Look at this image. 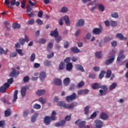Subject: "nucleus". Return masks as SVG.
Here are the masks:
<instances>
[{
    "label": "nucleus",
    "instance_id": "2",
    "mask_svg": "<svg viewBox=\"0 0 128 128\" xmlns=\"http://www.w3.org/2000/svg\"><path fill=\"white\" fill-rule=\"evenodd\" d=\"M72 118V115L70 114L69 116H67L65 117V120H62L60 122H58L55 124V126L56 128L64 127V126H66V122L70 120Z\"/></svg>",
    "mask_w": 128,
    "mask_h": 128
},
{
    "label": "nucleus",
    "instance_id": "37",
    "mask_svg": "<svg viewBox=\"0 0 128 128\" xmlns=\"http://www.w3.org/2000/svg\"><path fill=\"white\" fill-rule=\"evenodd\" d=\"M13 28H20V24L18 23H14L12 24Z\"/></svg>",
    "mask_w": 128,
    "mask_h": 128
},
{
    "label": "nucleus",
    "instance_id": "17",
    "mask_svg": "<svg viewBox=\"0 0 128 128\" xmlns=\"http://www.w3.org/2000/svg\"><path fill=\"white\" fill-rule=\"evenodd\" d=\"M72 62H68L66 65V70L68 72H70L72 70Z\"/></svg>",
    "mask_w": 128,
    "mask_h": 128
},
{
    "label": "nucleus",
    "instance_id": "45",
    "mask_svg": "<svg viewBox=\"0 0 128 128\" xmlns=\"http://www.w3.org/2000/svg\"><path fill=\"white\" fill-rule=\"evenodd\" d=\"M34 60H36V54L33 53L30 56V60L31 62H34Z\"/></svg>",
    "mask_w": 128,
    "mask_h": 128
},
{
    "label": "nucleus",
    "instance_id": "51",
    "mask_svg": "<svg viewBox=\"0 0 128 128\" xmlns=\"http://www.w3.org/2000/svg\"><path fill=\"white\" fill-rule=\"evenodd\" d=\"M19 42L20 44H22V46H24V44L26 42V40H24V39L22 38H20L19 39Z\"/></svg>",
    "mask_w": 128,
    "mask_h": 128
},
{
    "label": "nucleus",
    "instance_id": "36",
    "mask_svg": "<svg viewBox=\"0 0 128 128\" xmlns=\"http://www.w3.org/2000/svg\"><path fill=\"white\" fill-rule=\"evenodd\" d=\"M110 76H112V70H108L106 72V78H110Z\"/></svg>",
    "mask_w": 128,
    "mask_h": 128
},
{
    "label": "nucleus",
    "instance_id": "10",
    "mask_svg": "<svg viewBox=\"0 0 128 128\" xmlns=\"http://www.w3.org/2000/svg\"><path fill=\"white\" fill-rule=\"evenodd\" d=\"M124 51H120L119 53L118 56L117 58V61L120 62V60H122L124 58H126V56L124 55Z\"/></svg>",
    "mask_w": 128,
    "mask_h": 128
},
{
    "label": "nucleus",
    "instance_id": "46",
    "mask_svg": "<svg viewBox=\"0 0 128 128\" xmlns=\"http://www.w3.org/2000/svg\"><path fill=\"white\" fill-rule=\"evenodd\" d=\"M106 74V71H104V70L101 71V73L99 75V78L102 80V78H104V74Z\"/></svg>",
    "mask_w": 128,
    "mask_h": 128
},
{
    "label": "nucleus",
    "instance_id": "63",
    "mask_svg": "<svg viewBox=\"0 0 128 128\" xmlns=\"http://www.w3.org/2000/svg\"><path fill=\"white\" fill-rule=\"evenodd\" d=\"M96 116V112H94L90 116V118L94 119Z\"/></svg>",
    "mask_w": 128,
    "mask_h": 128
},
{
    "label": "nucleus",
    "instance_id": "18",
    "mask_svg": "<svg viewBox=\"0 0 128 128\" xmlns=\"http://www.w3.org/2000/svg\"><path fill=\"white\" fill-rule=\"evenodd\" d=\"M10 114H12V110H10V108H8L4 112V116L8 118L10 116Z\"/></svg>",
    "mask_w": 128,
    "mask_h": 128
},
{
    "label": "nucleus",
    "instance_id": "34",
    "mask_svg": "<svg viewBox=\"0 0 128 128\" xmlns=\"http://www.w3.org/2000/svg\"><path fill=\"white\" fill-rule=\"evenodd\" d=\"M16 0H12L10 1V4L8 6V8H14V6H14V4H16Z\"/></svg>",
    "mask_w": 128,
    "mask_h": 128
},
{
    "label": "nucleus",
    "instance_id": "54",
    "mask_svg": "<svg viewBox=\"0 0 128 128\" xmlns=\"http://www.w3.org/2000/svg\"><path fill=\"white\" fill-rule=\"evenodd\" d=\"M28 110H26L24 111V113H23V116L24 118H26V116H28Z\"/></svg>",
    "mask_w": 128,
    "mask_h": 128
},
{
    "label": "nucleus",
    "instance_id": "24",
    "mask_svg": "<svg viewBox=\"0 0 128 128\" xmlns=\"http://www.w3.org/2000/svg\"><path fill=\"white\" fill-rule=\"evenodd\" d=\"M100 85L98 83H94L92 85V90H98V88H100Z\"/></svg>",
    "mask_w": 128,
    "mask_h": 128
},
{
    "label": "nucleus",
    "instance_id": "20",
    "mask_svg": "<svg viewBox=\"0 0 128 128\" xmlns=\"http://www.w3.org/2000/svg\"><path fill=\"white\" fill-rule=\"evenodd\" d=\"M38 116V113H34L31 118L32 122H34L36 120V118Z\"/></svg>",
    "mask_w": 128,
    "mask_h": 128
},
{
    "label": "nucleus",
    "instance_id": "44",
    "mask_svg": "<svg viewBox=\"0 0 128 128\" xmlns=\"http://www.w3.org/2000/svg\"><path fill=\"white\" fill-rule=\"evenodd\" d=\"M36 22L38 24L39 26H42L44 24V22L42 20L38 18L36 20Z\"/></svg>",
    "mask_w": 128,
    "mask_h": 128
},
{
    "label": "nucleus",
    "instance_id": "40",
    "mask_svg": "<svg viewBox=\"0 0 128 128\" xmlns=\"http://www.w3.org/2000/svg\"><path fill=\"white\" fill-rule=\"evenodd\" d=\"M98 10L102 12L104 10V6L102 4H99Z\"/></svg>",
    "mask_w": 128,
    "mask_h": 128
},
{
    "label": "nucleus",
    "instance_id": "47",
    "mask_svg": "<svg viewBox=\"0 0 128 128\" xmlns=\"http://www.w3.org/2000/svg\"><path fill=\"white\" fill-rule=\"evenodd\" d=\"M96 56L98 58H102V52L100 51L98 52H96Z\"/></svg>",
    "mask_w": 128,
    "mask_h": 128
},
{
    "label": "nucleus",
    "instance_id": "35",
    "mask_svg": "<svg viewBox=\"0 0 128 128\" xmlns=\"http://www.w3.org/2000/svg\"><path fill=\"white\" fill-rule=\"evenodd\" d=\"M38 42L40 44H44L46 42V40L44 38H42L39 40Z\"/></svg>",
    "mask_w": 128,
    "mask_h": 128
},
{
    "label": "nucleus",
    "instance_id": "41",
    "mask_svg": "<svg viewBox=\"0 0 128 128\" xmlns=\"http://www.w3.org/2000/svg\"><path fill=\"white\" fill-rule=\"evenodd\" d=\"M54 56V52H50L48 55H47V58L48 60H50V58H52Z\"/></svg>",
    "mask_w": 128,
    "mask_h": 128
},
{
    "label": "nucleus",
    "instance_id": "8",
    "mask_svg": "<svg viewBox=\"0 0 128 128\" xmlns=\"http://www.w3.org/2000/svg\"><path fill=\"white\" fill-rule=\"evenodd\" d=\"M12 72H11L9 74L10 78H14L16 76H18L20 74V72H16V70L14 68H12Z\"/></svg>",
    "mask_w": 128,
    "mask_h": 128
},
{
    "label": "nucleus",
    "instance_id": "42",
    "mask_svg": "<svg viewBox=\"0 0 128 128\" xmlns=\"http://www.w3.org/2000/svg\"><path fill=\"white\" fill-rule=\"evenodd\" d=\"M33 108L36 110H40L42 108V106L40 104H35L33 106Z\"/></svg>",
    "mask_w": 128,
    "mask_h": 128
},
{
    "label": "nucleus",
    "instance_id": "30",
    "mask_svg": "<svg viewBox=\"0 0 128 128\" xmlns=\"http://www.w3.org/2000/svg\"><path fill=\"white\" fill-rule=\"evenodd\" d=\"M45 66H52V61L49 60H45L44 62Z\"/></svg>",
    "mask_w": 128,
    "mask_h": 128
},
{
    "label": "nucleus",
    "instance_id": "15",
    "mask_svg": "<svg viewBox=\"0 0 128 128\" xmlns=\"http://www.w3.org/2000/svg\"><path fill=\"white\" fill-rule=\"evenodd\" d=\"M108 118V116L105 112H102L100 114V118H101V120H106Z\"/></svg>",
    "mask_w": 128,
    "mask_h": 128
},
{
    "label": "nucleus",
    "instance_id": "5",
    "mask_svg": "<svg viewBox=\"0 0 128 128\" xmlns=\"http://www.w3.org/2000/svg\"><path fill=\"white\" fill-rule=\"evenodd\" d=\"M100 88H102V90H99V92L101 94V96H105V94H108V88L106 85L100 86Z\"/></svg>",
    "mask_w": 128,
    "mask_h": 128
},
{
    "label": "nucleus",
    "instance_id": "16",
    "mask_svg": "<svg viewBox=\"0 0 128 128\" xmlns=\"http://www.w3.org/2000/svg\"><path fill=\"white\" fill-rule=\"evenodd\" d=\"M18 90H15L13 95V96H14V98L12 100L13 102H16V100H18Z\"/></svg>",
    "mask_w": 128,
    "mask_h": 128
},
{
    "label": "nucleus",
    "instance_id": "53",
    "mask_svg": "<svg viewBox=\"0 0 128 128\" xmlns=\"http://www.w3.org/2000/svg\"><path fill=\"white\" fill-rule=\"evenodd\" d=\"M64 48H68L70 46V42L66 41L64 44Z\"/></svg>",
    "mask_w": 128,
    "mask_h": 128
},
{
    "label": "nucleus",
    "instance_id": "60",
    "mask_svg": "<svg viewBox=\"0 0 128 128\" xmlns=\"http://www.w3.org/2000/svg\"><path fill=\"white\" fill-rule=\"evenodd\" d=\"M42 14H44V12L42 10L38 12V18H42Z\"/></svg>",
    "mask_w": 128,
    "mask_h": 128
},
{
    "label": "nucleus",
    "instance_id": "12",
    "mask_svg": "<svg viewBox=\"0 0 128 128\" xmlns=\"http://www.w3.org/2000/svg\"><path fill=\"white\" fill-rule=\"evenodd\" d=\"M50 122H52V120H50V116H46L44 118V123L46 126H50Z\"/></svg>",
    "mask_w": 128,
    "mask_h": 128
},
{
    "label": "nucleus",
    "instance_id": "27",
    "mask_svg": "<svg viewBox=\"0 0 128 128\" xmlns=\"http://www.w3.org/2000/svg\"><path fill=\"white\" fill-rule=\"evenodd\" d=\"M46 72H42L40 75V80H44V78H46Z\"/></svg>",
    "mask_w": 128,
    "mask_h": 128
},
{
    "label": "nucleus",
    "instance_id": "48",
    "mask_svg": "<svg viewBox=\"0 0 128 128\" xmlns=\"http://www.w3.org/2000/svg\"><path fill=\"white\" fill-rule=\"evenodd\" d=\"M16 52L20 54V56H24V54H22V50L21 49H16Z\"/></svg>",
    "mask_w": 128,
    "mask_h": 128
},
{
    "label": "nucleus",
    "instance_id": "7",
    "mask_svg": "<svg viewBox=\"0 0 128 128\" xmlns=\"http://www.w3.org/2000/svg\"><path fill=\"white\" fill-rule=\"evenodd\" d=\"M116 56L114 55H112L109 56V58L106 60L105 64L106 66H108V64H112L114 61V58Z\"/></svg>",
    "mask_w": 128,
    "mask_h": 128
},
{
    "label": "nucleus",
    "instance_id": "59",
    "mask_svg": "<svg viewBox=\"0 0 128 128\" xmlns=\"http://www.w3.org/2000/svg\"><path fill=\"white\" fill-rule=\"evenodd\" d=\"M32 6H28L27 8H26V12H32Z\"/></svg>",
    "mask_w": 128,
    "mask_h": 128
},
{
    "label": "nucleus",
    "instance_id": "4",
    "mask_svg": "<svg viewBox=\"0 0 128 128\" xmlns=\"http://www.w3.org/2000/svg\"><path fill=\"white\" fill-rule=\"evenodd\" d=\"M76 94L74 92L72 93V94L70 96H68L65 97V100L68 102H72V100H76Z\"/></svg>",
    "mask_w": 128,
    "mask_h": 128
},
{
    "label": "nucleus",
    "instance_id": "61",
    "mask_svg": "<svg viewBox=\"0 0 128 128\" xmlns=\"http://www.w3.org/2000/svg\"><path fill=\"white\" fill-rule=\"evenodd\" d=\"M90 36H92V34L90 32H88L86 36V40H90Z\"/></svg>",
    "mask_w": 128,
    "mask_h": 128
},
{
    "label": "nucleus",
    "instance_id": "33",
    "mask_svg": "<svg viewBox=\"0 0 128 128\" xmlns=\"http://www.w3.org/2000/svg\"><path fill=\"white\" fill-rule=\"evenodd\" d=\"M89 92H90V90L88 89L80 90L81 94H88Z\"/></svg>",
    "mask_w": 128,
    "mask_h": 128
},
{
    "label": "nucleus",
    "instance_id": "3",
    "mask_svg": "<svg viewBox=\"0 0 128 128\" xmlns=\"http://www.w3.org/2000/svg\"><path fill=\"white\" fill-rule=\"evenodd\" d=\"M62 20H64L66 22V24L67 26H70V18L68 16H65L60 19L59 21V24L60 26H62L64 24V22H62Z\"/></svg>",
    "mask_w": 128,
    "mask_h": 128
},
{
    "label": "nucleus",
    "instance_id": "6",
    "mask_svg": "<svg viewBox=\"0 0 128 128\" xmlns=\"http://www.w3.org/2000/svg\"><path fill=\"white\" fill-rule=\"evenodd\" d=\"M10 86V85L8 84V83H5L4 86L0 87V92H2V94H4L6 91V89L8 88Z\"/></svg>",
    "mask_w": 128,
    "mask_h": 128
},
{
    "label": "nucleus",
    "instance_id": "14",
    "mask_svg": "<svg viewBox=\"0 0 128 128\" xmlns=\"http://www.w3.org/2000/svg\"><path fill=\"white\" fill-rule=\"evenodd\" d=\"M53 84L56 86H62V80L60 78H56L54 80Z\"/></svg>",
    "mask_w": 128,
    "mask_h": 128
},
{
    "label": "nucleus",
    "instance_id": "22",
    "mask_svg": "<svg viewBox=\"0 0 128 128\" xmlns=\"http://www.w3.org/2000/svg\"><path fill=\"white\" fill-rule=\"evenodd\" d=\"M44 94H46V90H38L36 92L37 96H44Z\"/></svg>",
    "mask_w": 128,
    "mask_h": 128
},
{
    "label": "nucleus",
    "instance_id": "25",
    "mask_svg": "<svg viewBox=\"0 0 128 128\" xmlns=\"http://www.w3.org/2000/svg\"><path fill=\"white\" fill-rule=\"evenodd\" d=\"M71 50L74 52V54H78V52H80V50H79L78 47L74 46L71 48Z\"/></svg>",
    "mask_w": 128,
    "mask_h": 128
},
{
    "label": "nucleus",
    "instance_id": "19",
    "mask_svg": "<svg viewBox=\"0 0 128 128\" xmlns=\"http://www.w3.org/2000/svg\"><path fill=\"white\" fill-rule=\"evenodd\" d=\"M116 36L121 40H126V38L122 34H117Z\"/></svg>",
    "mask_w": 128,
    "mask_h": 128
},
{
    "label": "nucleus",
    "instance_id": "50",
    "mask_svg": "<svg viewBox=\"0 0 128 128\" xmlns=\"http://www.w3.org/2000/svg\"><path fill=\"white\" fill-rule=\"evenodd\" d=\"M72 60V58L70 57H67L64 60V62L66 64H68V62H70V60Z\"/></svg>",
    "mask_w": 128,
    "mask_h": 128
},
{
    "label": "nucleus",
    "instance_id": "32",
    "mask_svg": "<svg viewBox=\"0 0 128 128\" xmlns=\"http://www.w3.org/2000/svg\"><path fill=\"white\" fill-rule=\"evenodd\" d=\"M56 42L57 44H58L60 42V40H62V36H60V34H58L57 36L54 37Z\"/></svg>",
    "mask_w": 128,
    "mask_h": 128
},
{
    "label": "nucleus",
    "instance_id": "57",
    "mask_svg": "<svg viewBox=\"0 0 128 128\" xmlns=\"http://www.w3.org/2000/svg\"><path fill=\"white\" fill-rule=\"evenodd\" d=\"M7 82H8L7 84H12L14 82V78L8 79L7 80Z\"/></svg>",
    "mask_w": 128,
    "mask_h": 128
},
{
    "label": "nucleus",
    "instance_id": "39",
    "mask_svg": "<svg viewBox=\"0 0 128 128\" xmlns=\"http://www.w3.org/2000/svg\"><path fill=\"white\" fill-rule=\"evenodd\" d=\"M84 112L85 114H88L90 112V106H88L84 108Z\"/></svg>",
    "mask_w": 128,
    "mask_h": 128
},
{
    "label": "nucleus",
    "instance_id": "13",
    "mask_svg": "<svg viewBox=\"0 0 128 128\" xmlns=\"http://www.w3.org/2000/svg\"><path fill=\"white\" fill-rule=\"evenodd\" d=\"M92 32L94 34H100L102 33V30L100 28H94L92 30Z\"/></svg>",
    "mask_w": 128,
    "mask_h": 128
},
{
    "label": "nucleus",
    "instance_id": "28",
    "mask_svg": "<svg viewBox=\"0 0 128 128\" xmlns=\"http://www.w3.org/2000/svg\"><path fill=\"white\" fill-rule=\"evenodd\" d=\"M65 66L66 64H64V62H62L59 65V67H58L59 70H64Z\"/></svg>",
    "mask_w": 128,
    "mask_h": 128
},
{
    "label": "nucleus",
    "instance_id": "29",
    "mask_svg": "<svg viewBox=\"0 0 128 128\" xmlns=\"http://www.w3.org/2000/svg\"><path fill=\"white\" fill-rule=\"evenodd\" d=\"M118 86V84L116 82H113L109 87L110 90H114Z\"/></svg>",
    "mask_w": 128,
    "mask_h": 128
},
{
    "label": "nucleus",
    "instance_id": "38",
    "mask_svg": "<svg viewBox=\"0 0 128 128\" xmlns=\"http://www.w3.org/2000/svg\"><path fill=\"white\" fill-rule=\"evenodd\" d=\"M110 25L112 28H116L118 26L116 21L111 20Z\"/></svg>",
    "mask_w": 128,
    "mask_h": 128
},
{
    "label": "nucleus",
    "instance_id": "56",
    "mask_svg": "<svg viewBox=\"0 0 128 128\" xmlns=\"http://www.w3.org/2000/svg\"><path fill=\"white\" fill-rule=\"evenodd\" d=\"M39 101L41 102L42 104H46V99L42 98V97L39 98Z\"/></svg>",
    "mask_w": 128,
    "mask_h": 128
},
{
    "label": "nucleus",
    "instance_id": "1",
    "mask_svg": "<svg viewBox=\"0 0 128 128\" xmlns=\"http://www.w3.org/2000/svg\"><path fill=\"white\" fill-rule=\"evenodd\" d=\"M57 104L59 106H62L64 108H66L67 110H74V103H71L70 104H66L64 102L62 101H58L57 102Z\"/></svg>",
    "mask_w": 128,
    "mask_h": 128
},
{
    "label": "nucleus",
    "instance_id": "58",
    "mask_svg": "<svg viewBox=\"0 0 128 128\" xmlns=\"http://www.w3.org/2000/svg\"><path fill=\"white\" fill-rule=\"evenodd\" d=\"M75 124L78 126L79 128H80V119H78L76 122Z\"/></svg>",
    "mask_w": 128,
    "mask_h": 128
},
{
    "label": "nucleus",
    "instance_id": "9",
    "mask_svg": "<svg viewBox=\"0 0 128 128\" xmlns=\"http://www.w3.org/2000/svg\"><path fill=\"white\" fill-rule=\"evenodd\" d=\"M94 124L96 128H102L103 126L102 122L100 120H95Z\"/></svg>",
    "mask_w": 128,
    "mask_h": 128
},
{
    "label": "nucleus",
    "instance_id": "11",
    "mask_svg": "<svg viewBox=\"0 0 128 128\" xmlns=\"http://www.w3.org/2000/svg\"><path fill=\"white\" fill-rule=\"evenodd\" d=\"M58 28H56L54 30H52L50 32V36H54V38H56L58 36Z\"/></svg>",
    "mask_w": 128,
    "mask_h": 128
},
{
    "label": "nucleus",
    "instance_id": "52",
    "mask_svg": "<svg viewBox=\"0 0 128 128\" xmlns=\"http://www.w3.org/2000/svg\"><path fill=\"white\" fill-rule=\"evenodd\" d=\"M18 56V54L16 52H13L10 54V58H16Z\"/></svg>",
    "mask_w": 128,
    "mask_h": 128
},
{
    "label": "nucleus",
    "instance_id": "21",
    "mask_svg": "<svg viewBox=\"0 0 128 128\" xmlns=\"http://www.w3.org/2000/svg\"><path fill=\"white\" fill-rule=\"evenodd\" d=\"M63 82L64 86H66L70 84V78H66L64 79Z\"/></svg>",
    "mask_w": 128,
    "mask_h": 128
},
{
    "label": "nucleus",
    "instance_id": "26",
    "mask_svg": "<svg viewBox=\"0 0 128 128\" xmlns=\"http://www.w3.org/2000/svg\"><path fill=\"white\" fill-rule=\"evenodd\" d=\"M4 24L5 26V28H6V30H10V22L8 21H5L4 22Z\"/></svg>",
    "mask_w": 128,
    "mask_h": 128
},
{
    "label": "nucleus",
    "instance_id": "55",
    "mask_svg": "<svg viewBox=\"0 0 128 128\" xmlns=\"http://www.w3.org/2000/svg\"><path fill=\"white\" fill-rule=\"evenodd\" d=\"M112 40V38L109 36H106L104 38V42H110Z\"/></svg>",
    "mask_w": 128,
    "mask_h": 128
},
{
    "label": "nucleus",
    "instance_id": "23",
    "mask_svg": "<svg viewBox=\"0 0 128 128\" xmlns=\"http://www.w3.org/2000/svg\"><path fill=\"white\" fill-rule=\"evenodd\" d=\"M54 47V44L52 42H50L47 46V52H50L52 49Z\"/></svg>",
    "mask_w": 128,
    "mask_h": 128
},
{
    "label": "nucleus",
    "instance_id": "62",
    "mask_svg": "<svg viewBox=\"0 0 128 128\" xmlns=\"http://www.w3.org/2000/svg\"><path fill=\"white\" fill-rule=\"evenodd\" d=\"M50 118L51 120H56V116L54 115H51Z\"/></svg>",
    "mask_w": 128,
    "mask_h": 128
},
{
    "label": "nucleus",
    "instance_id": "43",
    "mask_svg": "<svg viewBox=\"0 0 128 128\" xmlns=\"http://www.w3.org/2000/svg\"><path fill=\"white\" fill-rule=\"evenodd\" d=\"M111 16L114 18H118V14L116 12H114L111 14Z\"/></svg>",
    "mask_w": 128,
    "mask_h": 128
},
{
    "label": "nucleus",
    "instance_id": "64",
    "mask_svg": "<svg viewBox=\"0 0 128 128\" xmlns=\"http://www.w3.org/2000/svg\"><path fill=\"white\" fill-rule=\"evenodd\" d=\"M33 24H34V19H31L28 20V24L32 25Z\"/></svg>",
    "mask_w": 128,
    "mask_h": 128
},
{
    "label": "nucleus",
    "instance_id": "49",
    "mask_svg": "<svg viewBox=\"0 0 128 128\" xmlns=\"http://www.w3.org/2000/svg\"><path fill=\"white\" fill-rule=\"evenodd\" d=\"M68 8H66V6H64L62 8L61 10H60V12H68Z\"/></svg>",
    "mask_w": 128,
    "mask_h": 128
},
{
    "label": "nucleus",
    "instance_id": "31",
    "mask_svg": "<svg viewBox=\"0 0 128 128\" xmlns=\"http://www.w3.org/2000/svg\"><path fill=\"white\" fill-rule=\"evenodd\" d=\"M26 87L22 88L21 89V94L22 97L26 96Z\"/></svg>",
    "mask_w": 128,
    "mask_h": 128
}]
</instances>
